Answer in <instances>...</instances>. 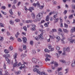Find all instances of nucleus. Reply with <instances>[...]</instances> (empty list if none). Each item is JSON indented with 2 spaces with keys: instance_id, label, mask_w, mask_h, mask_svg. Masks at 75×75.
I'll use <instances>...</instances> for the list:
<instances>
[{
  "instance_id": "36",
  "label": "nucleus",
  "mask_w": 75,
  "mask_h": 75,
  "mask_svg": "<svg viewBox=\"0 0 75 75\" xmlns=\"http://www.w3.org/2000/svg\"><path fill=\"white\" fill-rule=\"evenodd\" d=\"M10 40H11V41H13L14 40V38L12 36H11L10 38Z\"/></svg>"
},
{
  "instance_id": "13",
  "label": "nucleus",
  "mask_w": 75,
  "mask_h": 75,
  "mask_svg": "<svg viewBox=\"0 0 75 75\" xmlns=\"http://www.w3.org/2000/svg\"><path fill=\"white\" fill-rule=\"evenodd\" d=\"M25 66L24 64H22L21 65V67H19V68L20 69H22V68H25Z\"/></svg>"
},
{
  "instance_id": "61",
  "label": "nucleus",
  "mask_w": 75,
  "mask_h": 75,
  "mask_svg": "<svg viewBox=\"0 0 75 75\" xmlns=\"http://www.w3.org/2000/svg\"><path fill=\"white\" fill-rule=\"evenodd\" d=\"M61 35H62V37H64V33H61Z\"/></svg>"
},
{
  "instance_id": "49",
  "label": "nucleus",
  "mask_w": 75,
  "mask_h": 75,
  "mask_svg": "<svg viewBox=\"0 0 75 75\" xmlns=\"http://www.w3.org/2000/svg\"><path fill=\"white\" fill-rule=\"evenodd\" d=\"M5 74H4V75H8V73L7 72V71H5Z\"/></svg>"
},
{
  "instance_id": "20",
  "label": "nucleus",
  "mask_w": 75,
  "mask_h": 75,
  "mask_svg": "<svg viewBox=\"0 0 75 75\" xmlns=\"http://www.w3.org/2000/svg\"><path fill=\"white\" fill-rule=\"evenodd\" d=\"M13 50V46H11L8 49L9 51H11L12 50Z\"/></svg>"
},
{
  "instance_id": "64",
  "label": "nucleus",
  "mask_w": 75,
  "mask_h": 75,
  "mask_svg": "<svg viewBox=\"0 0 75 75\" xmlns=\"http://www.w3.org/2000/svg\"><path fill=\"white\" fill-rule=\"evenodd\" d=\"M59 75H63L62 73L61 72H60L59 73Z\"/></svg>"
},
{
  "instance_id": "10",
  "label": "nucleus",
  "mask_w": 75,
  "mask_h": 75,
  "mask_svg": "<svg viewBox=\"0 0 75 75\" xmlns=\"http://www.w3.org/2000/svg\"><path fill=\"white\" fill-rule=\"evenodd\" d=\"M32 59V61L34 63H36L37 62V59L35 58H33Z\"/></svg>"
},
{
  "instance_id": "16",
  "label": "nucleus",
  "mask_w": 75,
  "mask_h": 75,
  "mask_svg": "<svg viewBox=\"0 0 75 75\" xmlns=\"http://www.w3.org/2000/svg\"><path fill=\"white\" fill-rule=\"evenodd\" d=\"M18 55V54L17 53H16L15 54L13 55V58L14 59H16L17 58V56Z\"/></svg>"
},
{
  "instance_id": "5",
  "label": "nucleus",
  "mask_w": 75,
  "mask_h": 75,
  "mask_svg": "<svg viewBox=\"0 0 75 75\" xmlns=\"http://www.w3.org/2000/svg\"><path fill=\"white\" fill-rule=\"evenodd\" d=\"M43 35V33H42H42L40 35L38 36H36V37L35 38V39L36 40H38L39 39L41 40V39H44L43 38V36H42Z\"/></svg>"
},
{
  "instance_id": "51",
  "label": "nucleus",
  "mask_w": 75,
  "mask_h": 75,
  "mask_svg": "<svg viewBox=\"0 0 75 75\" xmlns=\"http://www.w3.org/2000/svg\"><path fill=\"white\" fill-rule=\"evenodd\" d=\"M15 21H16V22H19L20 21V19H16L15 20Z\"/></svg>"
},
{
  "instance_id": "62",
  "label": "nucleus",
  "mask_w": 75,
  "mask_h": 75,
  "mask_svg": "<svg viewBox=\"0 0 75 75\" xmlns=\"http://www.w3.org/2000/svg\"><path fill=\"white\" fill-rule=\"evenodd\" d=\"M56 49L57 50H59V49H60V48L59 47H58V46H57L56 47Z\"/></svg>"
},
{
  "instance_id": "34",
  "label": "nucleus",
  "mask_w": 75,
  "mask_h": 75,
  "mask_svg": "<svg viewBox=\"0 0 75 75\" xmlns=\"http://www.w3.org/2000/svg\"><path fill=\"white\" fill-rule=\"evenodd\" d=\"M19 34H20V33H19L18 32L17 33V34L15 35V37H16V38H18V36L19 35Z\"/></svg>"
},
{
  "instance_id": "56",
  "label": "nucleus",
  "mask_w": 75,
  "mask_h": 75,
  "mask_svg": "<svg viewBox=\"0 0 75 75\" xmlns=\"http://www.w3.org/2000/svg\"><path fill=\"white\" fill-rule=\"evenodd\" d=\"M30 30L32 31H35V28H31Z\"/></svg>"
},
{
  "instance_id": "38",
  "label": "nucleus",
  "mask_w": 75,
  "mask_h": 75,
  "mask_svg": "<svg viewBox=\"0 0 75 75\" xmlns=\"http://www.w3.org/2000/svg\"><path fill=\"white\" fill-rule=\"evenodd\" d=\"M23 49L24 50H26V48H27V47L25 45H24L23 46Z\"/></svg>"
},
{
  "instance_id": "33",
  "label": "nucleus",
  "mask_w": 75,
  "mask_h": 75,
  "mask_svg": "<svg viewBox=\"0 0 75 75\" xmlns=\"http://www.w3.org/2000/svg\"><path fill=\"white\" fill-rule=\"evenodd\" d=\"M58 16L57 15H54L53 16V18L54 20H55L57 18Z\"/></svg>"
},
{
  "instance_id": "21",
  "label": "nucleus",
  "mask_w": 75,
  "mask_h": 75,
  "mask_svg": "<svg viewBox=\"0 0 75 75\" xmlns=\"http://www.w3.org/2000/svg\"><path fill=\"white\" fill-rule=\"evenodd\" d=\"M4 52L6 54H8V53H9V51L7 49H5L4 50Z\"/></svg>"
},
{
  "instance_id": "31",
  "label": "nucleus",
  "mask_w": 75,
  "mask_h": 75,
  "mask_svg": "<svg viewBox=\"0 0 75 75\" xmlns=\"http://www.w3.org/2000/svg\"><path fill=\"white\" fill-rule=\"evenodd\" d=\"M38 65H39V66H42V63L41 62H38Z\"/></svg>"
},
{
  "instance_id": "19",
  "label": "nucleus",
  "mask_w": 75,
  "mask_h": 75,
  "mask_svg": "<svg viewBox=\"0 0 75 75\" xmlns=\"http://www.w3.org/2000/svg\"><path fill=\"white\" fill-rule=\"evenodd\" d=\"M49 36L50 38V39H54V38H55V36L54 35H53V36L50 35Z\"/></svg>"
},
{
  "instance_id": "44",
  "label": "nucleus",
  "mask_w": 75,
  "mask_h": 75,
  "mask_svg": "<svg viewBox=\"0 0 75 75\" xmlns=\"http://www.w3.org/2000/svg\"><path fill=\"white\" fill-rule=\"evenodd\" d=\"M4 69H6V65L5 64V63H4Z\"/></svg>"
},
{
  "instance_id": "48",
  "label": "nucleus",
  "mask_w": 75,
  "mask_h": 75,
  "mask_svg": "<svg viewBox=\"0 0 75 75\" xmlns=\"http://www.w3.org/2000/svg\"><path fill=\"white\" fill-rule=\"evenodd\" d=\"M1 12L3 13V14H4L5 15H6V14L7 13H6L5 12H4V11H1Z\"/></svg>"
},
{
  "instance_id": "43",
  "label": "nucleus",
  "mask_w": 75,
  "mask_h": 75,
  "mask_svg": "<svg viewBox=\"0 0 75 75\" xmlns=\"http://www.w3.org/2000/svg\"><path fill=\"white\" fill-rule=\"evenodd\" d=\"M62 69V68L60 67V68H58V71H61Z\"/></svg>"
},
{
  "instance_id": "1",
  "label": "nucleus",
  "mask_w": 75,
  "mask_h": 75,
  "mask_svg": "<svg viewBox=\"0 0 75 75\" xmlns=\"http://www.w3.org/2000/svg\"><path fill=\"white\" fill-rule=\"evenodd\" d=\"M34 72H36L37 74H38L40 75H47V74H45L44 72H42L41 73L40 71H38V70L37 68H35L33 69Z\"/></svg>"
},
{
  "instance_id": "47",
  "label": "nucleus",
  "mask_w": 75,
  "mask_h": 75,
  "mask_svg": "<svg viewBox=\"0 0 75 75\" xmlns=\"http://www.w3.org/2000/svg\"><path fill=\"white\" fill-rule=\"evenodd\" d=\"M33 53L34 54H36V51L35 50H33L32 51Z\"/></svg>"
},
{
  "instance_id": "17",
  "label": "nucleus",
  "mask_w": 75,
  "mask_h": 75,
  "mask_svg": "<svg viewBox=\"0 0 75 75\" xmlns=\"http://www.w3.org/2000/svg\"><path fill=\"white\" fill-rule=\"evenodd\" d=\"M31 15L33 19H34L35 17V14L33 13H32L31 14Z\"/></svg>"
},
{
  "instance_id": "46",
  "label": "nucleus",
  "mask_w": 75,
  "mask_h": 75,
  "mask_svg": "<svg viewBox=\"0 0 75 75\" xmlns=\"http://www.w3.org/2000/svg\"><path fill=\"white\" fill-rule=\"evenodd\" d=\"M33 44H34L33 41H31L30 42V44L31 45H33Z\"/></svg>"
},
{
  "instance_id": "14",
  "label": "nucleus",
  "mask_w": 75,
  "mask_h": 75,
  "mask_svg": "<svg viewBox=\"0 0 75 75\" xmlns=\"http://www.w3.org/2000/svg\"><path fill=\"white\" fill-rule=\"evenodd\" d=\"M28 10L30 11L31 13L32 12V10H34V8L33 7H30L29 9Z\"/></svg>"
},
{
  "instance_id": "15",
  "label": "nucleus",
  "mask_w": 75,
  "mask_h": 75,
  "mask_svg": "<svg viewBox=\"0 0 75 75\" xmlns=\"http://www.w3.org/2000/svg\"><path fill=\"white\" fill-rule=\"evenodd\" d=\"M23 40L24 43H26L27 42V38L25 37H24L23 38Z\"/></svg>"
},
{
  "instance_id": "25",
  "label": "nucleus",
  "mask_w": 75,
  "mask_h": 75,
  "mask_svg": "<svg viewBox=\"0 0 75 75\" xmlns=\"http://www.w3.org/2000/svg\"><path fill=\"white\" fill-rule=\"evenodd\" d=\"M15 73L16 74H17V75H18V74H19L21 73V71H15Z\"/></svg>"
},
{
  "instance_id": "6",
  "label": "nucleus",
  "mask_w": 75,
  "mask_h": 75,
  "mask_svg": "<svg viewBox=\"0 0 75 75\" xmlns=\"http://www.w3.org/2000/svg\"><path fill=\"white\" fill-rule=\"evenodd\" d=\"M68 40L69 41L70 43L71 44H73L74 43V42L75 44V40H72V35H70V38H68Z\"/></svg>"
},
{
  "instance_id": "24",
  "label": "nucleus",
  "mask_w": 75,
  "mask_h": 75,
  "mask_svg": "<svg viewBox=\"0 0 75 75\" xmlns=\"http://www.w3.org/2000/svg\"><path fill=\"white\" fill-rule=\"evenodd\" d=\"M57 30L55 29H52V31H51L50 33H54V32H57Z\"/></svg>"
},
{
  "instance_id": "7",
  "label": "nucleus",
  "mask_w": 75,
  "mask_h": 75,
  "mask_svg": "<svg viewBox=\"0 0 75 75\" xmlns=\"http://www.w3.org/2000/svg\"><path fill=\"white\" fill-rule=\"evenodd\" d=\"M70 49L69 47L67 48L66 49L65 48H63V55H65L66 52H69V50Z\"/></svg>"
},
{
  "instance_id": "50",
  "label": "nucleus",
  "mask_w": 75,
  "mask_h": 75,
  "mask_svg": "<svg viewBox=\"0 0 75 75\" xmlns=\"http://www.w3.org/2000/svg\"><path fill=\"white\" fill-rule=\"evenodd\" d=\"M23 29L25 30V31H27V27L25 26H24L23 27Z\"/></svg>"
},
{
  "instance_id": "55",
  "label": "nucleus",
  "mask_w": 75,
  "mask_h": 75,
  "mask_svg": "<svg viewBox=\"0 0 75 75\" xmlns=\"http://www.w3.org/2000/svg\"><path fill=\"white\" fill-rule=\"evenodd\" d=\"M17 0H14L13 1V4H16V3H17Z\"/></svg>"
},
{
  "instance_id": "57",
  "label": "nucleus",
  "mask_w": 75,
  "mask_h": 75,
  "mask_svg": "<svg viewBox=\"0 0 75 75\" xmlns=\"http://www.w3.org/2000/svg\"><path fill=\"white\" fill-rule=\"evenodd\" d=\"M4 40V39H3V37H1V38H0V41H2L3 40Z\"/></svg>"
},
{
  "instance_id": "8",
  "label": "nucleus",
  "mask_w": 75,
  "mask_h": 75,
  "mask_svg": "<svg viewBox=\"0 0 75 75\" xmlns=\"http://www.w3.org/2000/svg\"><path fill=\"white\" fill-rule=\"evenodd\" d=\"M45 57H47L45 59V61L47 62V61H50V59H49L48 58V57L49 58H51L50 55L48 54H45Z\"/></svg>"
},
{
  "instance_id": "63",
  "label": "nucleus",
  "mask_w": 75,
  "mask_h": 75,
  "mask_svg": "<svg viewBox=\"0 0 75 75\" xmlns=\"http://www.w3.org/2000/svg\"><path fill=\"white\" fill-rule=\"evenodd\" d=\"M18 41L19 42H21V39L20 38H18Z\"/></svg>"
},
{
  "instance_id": "58",
  "label": "nucleus",
  "mask_w": 75,
  "mask_h": 75,
  "mask_svg": "<svg viewBox=\"0 0 75 75\" xmlns=\"http://www.w3.org/2000/svg\"><path fill=\"white\" fill-rule=\"evenodd\" d=\"M31 25L33 28H35V25L33 24H32Z\"/></svg>"
},
{
  "instance_id": "22",
  "label": "nucleus",
  "mask_w": 75,
  "mask_h": 75,
  "mask_svg": "<svg viewBox=\"0 0 75 75\" xmlns=\"http://www.w3.org/2000/svg\"><path fill=\"white\" fill-rule=\"evenodd\" d=\"M49 16H46V21H49Z\"/></svg>"
},
{
  "instance_id": "59",
  "label": "nucleus",
  "mask_w": 75,
  "mask_h": 75,
  "mask_svg": "<svg viewBox=\"0 0 75 75\" xmlns=\"http://www.w3.org/2000/svg\"><path fill=\"white\" fill-rule=\"evenodd\" d=\"M1 8L2 9H3V10H4V9H6V7L4 6H3L2 7H1Z\"/></svg>"
},
{
  "instance_id": "18",
  "label": "nucleus",
  "mask_w": 75,
  "mask_h": 75,
  "mask_svg": "<svg viewBox=\"0 0 75 75\" xmlns=\"http://www.w3.org/2000/svg\"><path fill=\"white\" fill-rule=\"evenodd\" d=\"M59 61L61 62H62V63H66V62H65V60H59Z\"/></svg>"
},
{
  "instance_id": "32",
  "label": "nucleus",
  "mask_w": 75,
  "mask_h": 75,
  "mask_svg": "<svg viewBox=\"0 0 75 75\" xmlns=\"http://www.w3.org/2000/svg\"><path fill=\"white\" fill-rule=\"evenodd\" d=\"M9 13L11 15L13 14V13L12 12V9H11L9 11Z\"/></svg>"
},
{
  "instance_id": "53",
  "label": "nucleus",
  "mask_w": 75,
  "mask_h": 75,
  "mask_svg": "<svg viewBox=\"0 0 75 75\" xmlns=\"http://www.w3.org/2000/svg\"><path fill=\"white\" fill-rule=\"evenodd\" d=\"M37 5H38V4H37V2L36 4H33V5L35 7H36V6H37Z\"/></svg>"
},
{
  "instance_id": "11",
  "label": "nucleus",
  "mask_w": 75,
  "mask_h": 75,
  "mask_svg": "<svg viewBox=\"0 0 75 75\" xmlns=\"http://www.w3.org/2000/svg\"><path fill=\"white\" fill-rule=\"evenodd\" d=\"M58 52H59V53L56 54L57 58H58L60 56V54H61V53H62V51H59Z\"/></svg>"
},
{
  "instance_id": "12",
  "label": "nucleus",
  "mask_w": 75,
  "mask_h": 75,
  "mask_svg": "<svg viewBox=\"0 0 75 75\" xmlns=\"http://www.w3.org/2000/svg\"><path fill=\"white\" fill-rule=\"evenodd\" d=\"M75 32V27H74L73 28H72L70 30V32L72 33L74 32Z\"/></svg>"
},
{
  "instance_id": "37",
  "label": "nucleus",
  "mask_w": 75,
  "mask_h": 75,
  "mask_svg": "<svg viewBox=\"0 0 75 75\" xmlns=\"http://www.w3.org/2000/svg\"><path fill=\"white\" fill-rule=\"evenodd\" d=\"M48 47L49 48V49H51L52 48V46L51 45H48Z\"/></svg>"
},
{
  "instance_id": "2",
  "label": "nucleus",
  "mask_w": 75,
  "mask_h": 75,
  "mask_svg": "<svg viewBox=\"0 0 75 75\" xmlns=\"http://www.w3.org/2000/svg\"><path fill=\"white\" fill-rule=\"evenodd\" d=\"M3 57H5L6 60L7 61V63L8 64H10V60H9L8 57H9V58L10 57V55L9 54H8V55H7V54H5L3 55Z\"/></svg>"
},
{
  "instance_id": "26",
  "label": "nucleus",
  "mask_w": 75,
  "mask_h": 75,
  "mask_svg": "<svg viewBox=\"0 0 75 75\" xmlns=\"http://www.w3.org/2000/svg\"><path fill=\"white\" fill-rule=\"evenodd\" d=\"M73 61H74V63H72L71 66L72 67H74L75 66V60H73Z\"/></svg>"
},
{
  "instance_id": "23",
  "label": "nucleus",
  "mask_w": 75,
  "mask_h": 75,
  "mask_svg": "<svg viewBox=\"0 0 75 75\" xmlns=\"http://www.w3.org/2000/svg\"><path fill=\"white\" fill-rule=\"evenodd\" d=\"M65 38H64V37L63 38L61 39L62 42V44H64V40H65Z\"/></svg>"
},
{
  "instance_id": "29",
  "label": "nucleus",
  "mask_w": 75,
  "mask_h": 75,
  "mask_svg": "<svg viewBox=\"0 0 75 75\" xmlns=\"http://www.w3.org/2000/svg\"><path fill=\"white\" fill-rule=\"evenodd\" d=\"M17 62H16V63L14 64L13 66V68H14V67H16L17 66Z\"/></svg>"
},
{
  "instance_id": "39",
  "label": "nucleus",
  "mask_w": 75,
  "mask_h": 75,
  "mask_svg": "<svg viewBox=\"0 0 75 75\" xmlns=\"http://www.w3.org/2000/svg\"><path fill=\"white\" fill-rule=\"evenodd\" d=\"M0 26L1 27H3L4 26V25L3 24V23H0Z\"/></svg>"
},
{
  "instance_id": "35",
  "label": "nucleus",
  "mask_w": 75,
  "mask_h": 75,
  "mask_svg": "<svg viewBox=\"0 0 75 75\" xmlns=\"http://www.w3.org/2000/svg\"><path fill=\"white\" fill-rule=\"evenodd\" d=\"M45 52H50V50H48V49H45Z\"/></svg>"
},
{
  "instance_id": "30",
  "label": "nucleus",
  "mask_w": 75,
  "mask_h": 75,
  "mask_svg": "<svg viewBox=\"0 0 75 75\" xmlns=\"http://www.w3.org/2000/svg\"><path fill=\"white\" fill-rule=\"evenodd\" d=\"M63 30L64 33H68V32L67 30L66 29H63Z\"/></svg>"
},
{
  "instance_id": "28",
  "label": "nucleus",
  "mask_w": 75,
  "mask_h": 75,
  "mask_svg": "<svg viewBox=\"0 0 75 75\" xmlns=\"http://www.w3.org/2000/svg\"><path fill=\"white\" fill-rule=\"evenodd\" d=\"M73 18V14H71V15H70L69 17V19H71V18Z\"/></svg>"
},
{
  "instance_id": "41",
  "label": "nucleus",
  "mask_w": 75,
  "mask_h": 75,
  "mask_svg": "<svg viewBox=\"0 0 75 75\" xmlns=\"http://www.w3.org/2000/svg\"><path fill=\"white\" fill-rule=\"evenodd\" d=\"M64 24L65 27L66 28H67L68 27V24H67L65 23H64Z\"/></svg>"
},
{
  "instance_id": "60",
  "label": "nucleus",
  "mask_w": 75,
  "mask_h": 75,
  "mask_svg": "<svg viewBox=\"0 0 75 75\" xmlns=\"http://www.w3.org/2000/svg\"><path fill=\"white\" fill-rule=\"evenodd\" d=\"M64 14H66L67 13V11L65 10L64 12Z\"/></svg>"
},
{
  "instance_id": "45",
  "label": "nucleus",
  "mask_w": 75,
  "mask_h": 75,
  "mask_svg": "<svg viewBox=\"0 0 75 75\" xmlns=\"http://www.w3.org/2000/svg\"><path fill=\"white\" fill-rule=\"evenodd\" d=\"M10 23L11 24L13 25L14 24V22L13 21H10Z\"/></svg>"
},
{
  "instance_id": "4",
  "label": "nucleus",
  "mask_w": 75,
  "mask_h": 75,
  "mask_svg": "<svg viewBox=\"0 0 75 75\" xmlns=\"http://www.w3.org/2000/svg\"><path fill=\"white\" fill-rule=\"evenodd\" d=\"M40 14H41V13H38V14L37 15L36 17V18L37 19V20H33V21L35 23H36L37 21H40L41 20V18H40V17H41V15H40Z\"/></svg>"
},
{
  "instance_id": "52",
  "label": "nucleus",
  "mask_w": 75,
  "mask_h": 75,
  "mask_svg": "<svg viewBox=\"0 0 75 75\" xmlns=\"http://www.w3.org/2000/svg\"><path fill=\"white\" fill-rule=\"evenodd\" d=\"M59 19H60V22L61 23H62V21H63V20H62V18H61V17H60V18H59Z\"/></svg>"
},
{
  "instance_id": "42",
  "label": "nucleus",
  "mask_w": 75,
  "mask_h": 75,
  "mask_svg": "<svg viewBox=\"0 0 75 75\" xmlns=\"http://www.w3.org/2000/svg\"><path fill=\"white\" fill-rule=\"evenodd\" d=\"M54 11L53 12H51L49 14V16H51L52 14H54Z\"/></svg>"
},
{
  "instance_id": "54",
  "label": "nucleus",
  "mask_w": 75,
  "mask_h": 75,
  "mask_svg": "<svg viewBox=\"0 0 75 75\" xmlns=\"http://www.w3.org/2000/svg\"><path fill=\"white\" fill-rule=\"evenodd\" d=\"M59 20V18H57L56 19V20L55 21V23H57V22H58Z\"/></svg>"
},
{
  "instance_id": "27",
  "label": "nucleus",
  "mask_w": 75,
  "mask_h": 75,
  "mask_svg": "<svg viewBox=\"0 0 75 75\" xmlns=\"http://www.w3.org/2000/svg\"><path fill=\"white\" fill-rule=\"evenodd\" d=\"M56 39H57V40H58V41H59V40H60L61 39V38H60V37H59L58 36H57L56 37Z\"/></svg>"
},
{
  "instance_id": "40",
  "label": "nucleus",
  "mask_w": 75,
  "mask_h": 75,
  "mask_svg": "<svg viewBox=\"0 0 75 75\" xmlns=\"http://www.w3.org/2000/svg\"><path fill=\"white\" fill-rule=\"evenodd\" d=\"M44 25L46 27H48V25L47 24V23H45Z\"/></svg>"
},
{
  "instance_id": "3",
  "label": "nucleus",
  "mask_w": 75,
  "mask_h": 75,
  "mask_svg": "<svg viewBox=\"0 0 75 75\" xmlns=\"http://www.w3.org/2000/svg\"><path fill=\"white\" fill-rule=\"evenodd\" d=\"M50 64H54L55 67L53 66H52L51 67V68L52 69H54L55 68V67H57L58 66V63L56 62H55L54 61H52L50 63Z\"/></svg>"
},
{
  "instance_id": "9",
  "label": "nucleus",
  "mask_w": 75,
  "mask_h": 75,
  "mask_svg": "<svg viewBox=\"0 0 75 75\" xmlns=\"http://www.w3.org/2000/svg\"><path fill=\"white\" fill-rule=\"evenodd\" d=\"M37 4H38V7H39V8L40 9H42L43 8H44V6L43 5V6H40V3H39V2H37Z\"/></svg>"
}]
</instances>
